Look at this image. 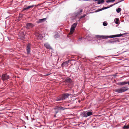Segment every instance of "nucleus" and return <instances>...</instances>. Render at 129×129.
<instances>
[{
	"label": "nucleus",
	"instance_id": "nucleus-13",
	"mask_svg": "<svg viewBox=\"0 0 129 129\" xmlns=\"http://www.w3.org/2000/svg\"><path fill=\"white\" fill-rule=\"evenodd\" d=\"M86 111H84L81 113L80 115L82 116V117H86Z\"/></svg>",
	"mask_w": 129,
	"mask_h": 129
},
{
	"label": "nucleus",
	"instance_id": "nucleus-33",
	"mask_svg": "<svg viewBox=\"0 0 129 129\" xmlns=\"http://www.w3.org/2000/svg\"><path fill=\"white\" fill-rule=\"evenodd\" d=\"M111 2H113L115 1V0H111Z\"/></svg>",
	"mask_w": 129,
	"mask_h": 129
},
{
	"label": "nucleus",
	"instance_id": "nucleus-22",
	"mask_svg": "<svg viewBox=\"0 0 129 129\" xmlns=\"http://www.w3.org/2000/svg\"><path fill=\"white\" fill-rule=\"evenodd\" d=\"M129 128V127L127 125L124 126L123 128V129H128Z\"/></svg>",
	"mask_w": 129,
	"mask_h": 129
},
{
	"label": "nucleus",
	"instance_id": "nucleus-27",
	"mask_svg": "<svg viewBox=\"0 0 129 129\" xmlns=\"http://www.w3.org/2000/svg\"><path fill=\"white\" fill-rule=\"evenodd\" d=\"M55 110H56V111H55V113L56 114H57L58 113V111L59 110H58L57 109Z\"/></svg>",
	"mask_w": 129,
	"mask_h": 129
},
{
	"label": "nucleus",
	"instance_id": "nucleus-31",
	"mask_svg": "<svg viewBox=\"0 0 129 129\" xmlns=\"http://www.w3.org/2000/svg\"><path fill=\"white\" fill-rule=\"evenodd\" d=\"M58 35H56L55 36V38H57V36Z\"/></svg>",
	"mask_w": 129,
	"mask_h": 129
},
{
	"label": "nucleus",
	"instance_id": "nucleus-7",
	"mask_svg": "<svg viewBox=\"0 0 129 129\" xmlns=\"http://www.w3.org/2000/svg\"><path fill=\"white\" fill-rule=\"evenodd\" d=\"M26 28L29 29L32 28L34 26V25L32 23H28L26 24Z\"/></svg>",
	"mask_w": 129,
	"mask_h": 129
},
{
	"label": "nucleus",
	"instance_id": "nucleus-23",
	"mask_svg": "<svg viewBox=\"0 0 129 129\" xmlns=\"http://www.w3.org/2000/svg\"><path fill=\"white\" fill-rule=\"evenodd\" d=\"M86 16V14H84L82 16H81L79 18V20H78V21H80V19H81L82 18H84Z\"/></svg>",
	"mask_w": 129,
	"mask_h": 129
},
{
	"label": "nucleus",
	"instance_id": "nucleus-12",
	"mask_svg": "<svg viewBox=\"0 0 129 129\" xmlns=\"http://www.w3.org/2000/svg\"><path fill=\"white\" fill-rule=\"evenodd\" d=\"M86 117L92 115L93 114L92 112L89 111H86Z\"/></svg>",
	"mask_w": 129,
	"mask_h": 129
},
{
	"label": "nucleus",
	"instance_id": "nucleus-8",
	"mask_svg": "<svg viewBox=\"0 0 129 129\" xmlns=\"http://www.w3.org/2000/svg\"><path fill=\"white\" fill-rule=\"evenodd\" d=\"M119 2H117V3H115L111 5H110L109 6V7H103L101 9L99 10L98 11H101L103 10H104L105 9H108V8H109L110 7H111L113 6L114 5L117 4H118Z\"/></svg>",
	"mask_w": 129,
	"mask_h": 129
},
{
	"label": "nucleus",
	"instance_id": "nucleus-36",
	"mask_svg": "<svg viewBox=\"0 0 129 129\" xmlns=\"http://www.w3.org/2000/svg\"><path fill=\"white\" fill-rule=\"evenodd\" d=\"M49 75V74H47V75H47V76H48V75Z\"/></svg>",
	"mask_w": 129,
	"mask_h": 129
},
{
	"label": "nucleus",
	"instance_id": "nucleus-19",
	"mask_svg": "<svg viewBox=\"0 0 129 129\" xmlns=\"http://www.w3.org/2000/svg\"><path fill=\"white\" fill-rule=\"evenodd\" d=\"M46 18H43L42 19H39L38 21V22L40 23L43 22L46 20Z\"/></svg>",
	"mask_w": 129,
	"mask_h": 129
},
{
	"label": "nucleus",
	"instance_id": "nucleus-15",
	"mask_svg": "<svg viewBox=\"0 0 129 129\" xmlns=\"http://www.w3.org/2000/svg\"><path fill=\"white\" fill-rule=\"evenodd\" d=\"M34 6V5H31V6H28L27 7H26V8H23V10H27V9H29L31 8H33Z\"/></svg>",
	"mask_w": 129,
	"mask_h": 129
},
{
	"label": "nucleus",
	"instance_id": "nucleus-20",
	"mask_svg": "<svg viewBox=\"0 0 129 129\" xmlns=\"http://www.w3.org/2000/svg\"><path fill=\"white\" fill-rule=\"evenodd\" d=\"M65 81L66 82L70 83L71 82V80L70 78H68L66 79Z\"/></svg>",
	"mask_w": 129,
	"mask_h": 129
},
{
	"label": "nucleus",
	"instance_id": "nucleus-3",
	"mask_svg": "<svg viewBox=\"0 0 129 129\" xmlns=\"http://www.w3.org/2000/svg\"><path fill=\"white\" fill-rule=\"evenodd\" d=\"M129 89V88H127L126 87H123L120 88L115 89L114 91L118 93H120L124 92L128 90Z\"/></svg>",
	"mask_w": 129,
	"mask_h": 129
},
{
	"label": "nucleus",
	"instance_id": "nucleus-16",
	"mask_svg": "<svg viewBox=\"0 0 129 129\" xmlns=\"http://www.w3.org/2000/svg\"><path fill=\"white\" fill-rule=\"evenodd\" d=\"M94 1H98V4H100L104 2V0H94Z\"/></svg>",
	"mask_w": 129,
	"mask_h": 129
},
{
	"label": "nucleus",
	"instance_id": "nucleus-24",
	"mask_svg": "<svg viewBox=\"0 0 129 129\" xmlns=\"http://www.w3.org/2000/svg\"><path fill=\"white\" fill-rule=\"evenodd\" d=\"M116 21H115V23L116 24H118V21H119V19L118 18H116L115 19Z\"/></svg>",
	"mask_w": 129,
	"mask_h": 129
},
{
	"label": "nucleus",
	"instance_id": "nucleus-11",
	"mask_svg": "<svg viewBox=\"0 0 129 129\" xmlns=\"http://www.w3.org/2000/svg\"><path fill=\"white\" fill-rule=\"evenodd\" d=\"M44 46L47 49H52L50 45L47 43H45Z\"/></svg>",
	"mask_w": 129,
	"mask_h": 129
},
{
	"label": "nucleus",
	"instance_id": "nucleus-34",
	"mask_svg": "<svg viewBox=\"0 0 129 129\" xmlns=\"http://www.w3.org/2000/svg\"><path fill=\"white\" fill-rule=\"evenodd\" d=\"M126 83H127V84H128V85H129V81L128 82H126Z\"/></svg>",
	"mask_w": 129,
	"mask_h": 129
},
{
	"label": "nucleus",
	"instance_id": "nucleus-25",
	"mask_svg": "<svg viewBox=\"0 0 129 129\" xmlns=\"http://www.w3.org/2000/svg\"><path fill=\"white\" fill-rule=\"evenodd\" d=\"M109 43H114V40H110L109 41Z\"/></svg>",
	"mask_w": 129,
	"mask_h": 129
},
{
	"label": "nucleus",
	"instance_id": "nucleus-14",
	"mask_svg": "<svg viewBox=\"0 0 129 129\" xmlns=\"http://www.w3.org/2000/svg\"><path fill=\"white\" fill-rule=\"evenodd\" d=\"M127 84L126 82L123 81L121 82H119L117 83V84L120 85H123Z\"/></svg>",
	"mask_w": 129,
	"mask_h": 129
},
{
	"label": "nucleus",
	"instance_id": "nucleus-30",
	"mask_svg": "<svg viewBox=\"0 0 129 129\" xmlns=\"http://www.w3.org/2000/svg\"><path fill=\"white\" fill-rule=\"evenodd\" d=\"M82 39V38H80L78 39V40L79 41H81Z\"/></svg>",
	"mask_w": 129,
	"mask_h": 129
},
{
	"label": "nucleus",
	"instance_id": "nucleus-6",
	"mask_svg": "<svg viewBox=\"0 0 129 129\" xmlns=\"http://www.w3.org/2000/svg\"><path fill=\"white\" fill-rule=\"evenodd\" d=\"M2 80L4 81L9 79V77L7 74H5L2 75Z\"/></svg>",
	"mask_w": 129,
	"mask_h": 129
},
{
	"label": "nucleus",
	"instance_id": "nucleus-2",
	"mask_svg": "<svg viewBox=\"0 0 129 129\" xmlns=\"http://www.w3.org/2000/svg\"><path fill=\"white\" fill-rule=\"evenodd\" d=\"M70 95V94L68 93H66L62 95L57 97L55 99V100L56 101H59L63 100L68 98Z\"/></svg>",
	"mask_w": 129,
	"mask_h": 129
},
{
	"label": "nucleus",
	"instance_id": "nucleus-1",
	"mask_svg": "<svg viewBox=\"0 0 129 129\" xmlns=\"http://www.w3.org/2000/svg\"><path fill=\"white\" fill-rule=\"evenodd\" d=\"M126 34H120L118 35H115L110 36H106L103 35H96V37L98 38H102L103 39H107L109 38H113L116 37H120Z\"/></svg>",
	"mask_w": 129,
	"mask_h": 129
},
{
	"label": "nucleus",
	"instance_id": "nucleus-9",
	"mask_svg": "<svg viewBox=\"0 0 129 129\" xmlns=\"http://www.w3.org/2000/svg\"><path fill=\"white\" fill-rule=\"evenodd\" d=\"M30 44H29L27 45L26 49L27 53V54H29L30 51Z\"/></svg>",
	"mask_w": 129,
	"mask_h": 129
},
{
	"label": "nucleus",
	"instance_id": "nucleus-29",
	"mask_svg": "<svg viewBox=\"0 0 129 129\" xmlns=\"http://www.w3.org/2000/svg\"><path fill=\"white\" fill-rule=\"evenodd\" d=\"M111 2V0H109L107 1H106V2L107 3H110V2Z\"/></svg>",
	"mask_w": 129,
	"mask_h": 129
},
{
	"label": "nucleus",
	"instance_id": "nucleus-35",
	"mask_svg": "<svg viewBox=\"0 0 129 129\" xmlns=\"http://www.w3.org/2000/svg\"><path fill=\"white\" fill-rule=\"evenodd\" d=\"M54 117H56V115H54Z\"/></svg>",
	"mask_w": 129,
	"mask_h": 129
},
{
	"label": "nucleus",
	"instance_id": "nucleus-17",
	"mask_svg": "<svg viewBox=\"0 0 129 129\" xmlns=\"http://www.w3.org/2000/svg\"><path fill=\"white\" fill-rule=\"evenodd\" d=\"M36 36L37 37L38 39H41L42 37V35L41 34H38L36 35Z\"/></svg>",
	"mask_w": 129,
	"mask_h": 129
},
{
	"label": "nucleus",
	"instance_id": "nucleus-26",
	"mask_svg": "<svg viewBox=\"0 0 129 129\" xmlns=\"http://www.w3.org/2000/svg\"><path fill=\"white\" fill-rule=\"evenodd\" d=\"M103 25L104 26H106L107 25V23L106 22H104L103 23Z\"/></svg>",
	"mask_w": 129,
	"mask_h": 129
},
{
	"label": "nucleus",
	"instance_id": "nucleus-5",
	"mask_svg": "<svg viewBox=\"0 0 129 129\" xmlns=\"http://www.w3.org/2000/svg\"><path fill=\"white\" fill-rule=\"evenodd\" d=\"M82 9H79L78 11H77V12L75 13L74 15L73 16H75V17H74L73 20L75 19L77 17H78V16L81 14V13L82 12Z\"/></svg>",
	"mask_w": 129,
	"mask_h": 129
},
{
	"label": "nucleus",
	"instance_id": "nucleus-10",
	"mask_svg": "<svg viewBox=\"0 0 129 129\" xmlns=\"http://www.w3.org/2000/svg\"><path fill=\"white\" fill-rule=\"evenodd\" d=\"M69 62V60L66 61L65 62H63L61 64V67H66L68 66V64Z\"/></svg>",
	"mask_w": 129,
	"mask_h": 129
},
{
	"label": "nucleus",
	"instance_id": "nucleus-21",
	"mask_svg": "<svg viewBox=\"0 0 129 129\" xmlns=\"http://www.w3.org/2000/svg\"><path fill=\"white\" fill-rule=\"evenodd\" d=\"M116 11L118 13H119L121 11V8H117L116 9Z\"/></svg>",
	"mask_w": 129,
	"mask_h": 129
},
{
	"label": "nucleus",
	"instance_id": "nucleus-4",
	"mask_svg": "<svg viewBox=\"0 0 129 129\" xmlns=\"http://www.w3.org/2000/svg\"><path fill=\"white\" fill-rule=\"evenodd\" d=\"M77 24V23L76 22L74 23L72 25L70 29V31L69 33L70 34H73L75 28Z\"/></svg>",
	"mask_w": 129,
	"mask_h": 129
},
{
	"label": "nucleus",
	"instance_id": "nucleus-28",
	"mask_svg": "<svg viewBox=\"0 0 129 129\" xmlns=\"http://www.w3.org/2000/svg\"><path fill=\"white\" fill-rule=\"evenodd\" d=\"M119 42V40H114V42L115 43H117L118 42Z\"/></svg>",
	"mask_w": 129,
	"mask_h": 129
},
{
	"label": "nucleus",
	"instance_id": "nucleus-32",
	"mask_svg": "<svg viewBox=\"0 0 129 129\" xmlns=\"http://www.w3.org/2000/svg\"><path fill=\"white\" fill-rule=\"evenodd\" d=\"M116 75H113V76L114 77H115V76H116Z\"/></svg>",
	"mask_w": 129,
	"mask_h": 129
},
{
	"label": "nucleus",
	"instance_id": "nucleus-18",
	"mask_svg": "<svg viewBox=\"0 0 129 129\" xmlns=\"http://www.w3.org/2000/svg\"><path fill=\"white\" fill-rule=\"evenodd\" d=\"M54 109L55 110H64V109H63V108L62 107H56L54 108Z\"/></svg>",
	"mask_w": 129,
	"mask_h": 129
}]
</instances>
